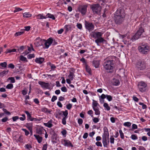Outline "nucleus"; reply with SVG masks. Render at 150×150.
<instances>
[{
	"instance_id": "603ef678",
	"label": "nucleus",
	"mask_w": 150,
	"mask_h": 150,
	"mask_svg": "<svg viewBox=\"0 0 150 150\" xmlns=\"http://www.w3.org/2000/svg\"><path fill=\"white\" fill-rule=\"evenodd\" d=\"M67 118L63 117L62 120V123L64 125H65L66 124V119Z\"/></svg>"
},
{
	"instance_id": "5701e85b",
	"label": "nucleus",
	"mask_w": 150,
	"mask_h": 150,
	"mask_svg": "<svg viewBox=\"0 0 150 150\" xmlns=\"http://www.w3.org/2000/svg\"><path fill=\"white\" fill-rule=\"evenodd\" d=\"M46 18H49L52 19L53 20L55 19V18L54 15L50 13H48L46 16Z\"/></svg>"
},
{
	"instance_id": "69168bd1",
	"label": "nucleus",
	"mask_w": 150,
	"mask_h": 150,
	"mask_svg": "<svg viewBox=\"0 0 150 150\" xmlns=\"http://www.w3.org/2000/svg\"><path fill=\"white\" fill-rule=\"evenodd\" d=\"M23 9L21 8H15V9L14 11V13H16V12L19 11H22Z\"/></svg>"
},
{
	"instance_id": "ddd939ff",
	"label": "nucleus",
	"mask_w": 150,
	"mask_h": 150,
	"mask_svg": "<svg viewBox=\"0 0 150 150\" xmlns=\"http://www.w3.org/2000/svg\"><path fill=\"white\" fill-rule=\"evenodd\" d=\"M106 40L102 37L98 38L95 40V42L97 43L98 45H99V44L100 43L103 42H106Z\"/></svg>"
},
{
	"instance_id": "49530a36",
	"label": "nucleus",
	"mask_w": 150,
	"mask_h": 150,
	"mask_svg": "<svg viewBox=\"0 0 150 150\" xmlns=\"http://www.w3.org/2000/svg\"><path fill=\"white\" fill-rule=\"evenodd\" d=\"M35 57V55L34 54H28L27 56V58L29 59H31L32 58Z\"/></svg>"
},
{
	"instance_id": "f257e3e1",
	"label": "nucleus",
	"mask_w": 150,
	"mask_h": 150,
	"mask_svg": "<svg viewBox=\"0 0 150 150\" xmlns=\"http://www.w3.org/2000/svg\"><path fill=\"white\" fill-rule=\"evenodd\" d=\"M125 14L123 10L118 9L114 14L115 23L117 25H120L123 22Z\"/></svg>"
},
{
	"instance_id": "c03bdc74",
	"label": "nucleus",
	"mask_w": 150,
	"mask_h": 150,
	"mask_svg": "<svg viewBox=\"0 0 150 150\" xmlns=\"http://www.w3.org/2000/svg\"><path fill=\"white\" fill-rule=\"evenodd\" d=\"M119 133L120 134V137L122 139H124V134L123 133L122 130L121 129H120L119 131Z\"/></svg>"
},
{
	"instance_id": "79ce46f5",
	"label": "nucleus",
	"mask_w": 150,
	"mask_h": 150,
	"mask_svg": "<svg viewBox=\"0 0 150 150\" xmlns=\"http://www.w3.org/2000/svg\"><path fill=\"white\" fill-rule=\"evenodd\" d=\"M106 98L109 101H111L112 99V96L110 95H106Z\"/></svg>"
},
{
	"instance_id": "bb28decb",
	"label": "nucleus",
	"mask_w": 150,
	"mask_h": 150,
	"mask_svg": "<svg viewBox=\"0 0 150 150\" xmlns=\"http://www.w3.org/2000/svg\"><path fill=\"white\" fill-rule=\"evenodd\" d=\"M85 66L86 71L89 74H91V69L90 67L87 64Z\"/></svg>"
},
{
	"instance_id": "052dcab7",
	"label": "nucleus",
	"mask_w": 150,
	"mask_h": 150,
	"mask_svg": "<svg viewBox=\"0 0 150 150\" xmlns=\"http://www.w3.org/2000/svg\"><path fill=\"white\" fill-rule=\"evenodd\" d=\"M61 91L63 92H66L67 91V89L65 86L62 87L61 88Z\"/></svg>"
},
{
	"instance_id": "473e14b6",
	"label": "nucleus",
	"mask_w": 150,
	"mask_h": 150,
	"mask_svg": "<svg viewBox=\"0 0 150 150\" xmlns=\"http://www.w3.org/2000/svg\"><path fill=\"white\" fill-rule=\"evenodd\" d=\"M20 59L22 61H24L25 62H28V60L25 57H24L22 55H21L20 56Z\"/></svg>"
},
{
	"instance_id": "864d4df0",
	"label": "nucleus",
	"mask_w": 150,
	"mask_h": 150,
	"mask_svg": "<svg viewBox=\"0 0 150 150\" xmlns=\"http://www.w3.org/2000/svg\"><path fill=\"white\" fill-rule=\"evenodd\" d=\"M24 28H25V29L24 30H23V31L24 32L25 30L28 31L30 30V27L29 26H25L24 27Z\"/></svg>"
},
{
	"instance_id": "58836bf2",
	"label": "nucleus",
	"mask_w": 150,
	"mask_h": 150,
	"mask_svg": "<svg viewBox=\"0 0 150 150\" xmlns=\"http://www.w3.org/2000/svg\"><path fill=\"white\" fill-rule=\"evenodd\" d=\"M13 85L12 83H9L7 85L6 88L8 89H11L13 88Z\"/></svg>"
},
{
	"instance_id": "0eeeda50",
	"label": "nucleus",
	"mask_w": 150,
	"mask_h": 150,
	"mask_svg": "<svg viewBox=\"0 0 150 150\" xmlns=\"http://www.w3.org/2000/svg\"><path fill=\"white\" fill-rule=\"evenodd\" d=\"M146 63L144 61H139L136 64V67L140 70H143L146 68Z\"/></svg>"
},
{
	"instance_id": "f03ea898",
	"label": "nucleus",
	"mask_w": 150,
	"mask_h": 150,
	"mask_svg": "<svg viewBox=\"0 0 150 150\" xmlns=\"http://www.w3.org/2000/svg\"><path fill=\"white\" fill-rule=\"evenodd\" d=\"M114 61L113 60H106L103 64V67L105 70L108 72L112 71L114 68Z\"/></svg>"
},
{
	"instance_id": "09e8293b",
	"label": "nucleus",
	"mask_w": 150,
	"mask_h": 150,
	"mask_svg": "<svg viewBox=\"0 0 150 150\" xmlns=\"http://www.w3.org/2000/svg\"><path fill=\"white\" fill-rule=\"evenodd\" d=\"M64 28L66 32L68 31L70 29V27L69 25H66L65 26Z\"/></svg>"
},
{
	"instance_id": "5fc2aeb1",
	"label": "nucleus",
	"mask_w": 150,
	"mask_h": 150,
	"mask_svg": "<svg viewBox=\"0 0 150 150\" xmlns=\"http://www.w3.org/2000/svg\"><path fill=\"white\" fill-rule=\"evenodd\" d=\"M72 105L70 103H69L66 105V108L68 110H70L71 109L72 107Z\"/></svg>"
},
{
	"instance_id": "338daca9",
	"label": "nucleus",
	"mask_w": 150,
	"mask_h": 150,
	"mask_svg": "<svg viewBox=\"0 0 150 150\" xmlns=\"http://www.w3.org/2000/svg\"><path fill=\"white\" fill-rule=\"evenodd\" d=\"M49 64L50 66L52 69H54L56 68V67L54 64H52L50 62L49 63Z\"/></svg>"
},
{
	"instance_id": "4d7b16f0",
	"label": "nucleus",
	"mask_w": 150,
	"mask_h": 150,
	"mask_svg": "<svg viewBox=\"0 0 150 150\" xmlns=\"http://www.w3.org/2000/svg\"><path fill=\"white\" fill-rule=\"evenodd\" d=\"M8 79L10 80L11 82L12 83H14L15 82V80L13 77H9L8 78Z\"/></svg>"
},
{
	"instance_id": "8fccbe9b",
	"label": "nucleus",
	"mask_w": 150,
	"mask_h": 150,
	"mask_svg": "<svg viewBox=\"0 0 150 150\" xmlns=\"http://www.w3.org/2000/svg\"><path fill=\"white\" fill-rule=\"evenodd\" d=\"M139 104L142 106V108L143 109H145L147 108L146 105L140 102L139 103Z\"/></svg>"
},
{
	"instance_id": "2f4dec72",
	"label": "nucleus",
	"mask_w": 150,
	"mask_h": 150,
	"mask_svg": "<svg viewBox=\"0 0 150 150\" xmlns=\"http://www.w3.org/2000/svg\"><path fill=\"white\" fill-rule=\"evenodd\" d=\"M23 17L25 18H29L31 16V15L29 13H25L23 14Z\"/></svg>"
},
{
	"instance_id": "2eb2a0df",
	"label": "nucleus",
	"mask_w": 150,
	"mask_h": 150,
	"mask_svg": "<svg viewBox=\"0 0 150 150\" xmlns=\"http://www.w3.org/2000/svg\"><path fill=\"white\" fill-rule=\"evenodd\" d=\"M44 61V59L42 57L37 58L35 59V62L38 64H41Z\"/></svg>"
},
{
	"instance_id": "4be33fe9",
	"label": "nucleus",
	"mask_w": 150,
	"mask_h": 150,
	"mask_svg": "<svg viewBox=\"0 0 150 150\" xmlns=\"http://www.w3.org/2000/svg\"><path fill=\"white\" fill-rule=\"evenodd\" d=\"M103 130H104V133L105 134V136L106 137V136H109V134L108 132V130L106 127H104L103 128Z\"/></svg>"
},
{
	"instance_id": "4c0bfd02",
	"label": "nucleus",
	"mask_w": 150,
	"mask_h": 150,
	"mask_svg": "<svg viewBox=\"0 0 150 150\" xmlns=\"http://www.w3.org/2000/svg\"><path fill=\"white\" fill-rule=\"evenodd\" d=\"M91 116L93 117V120L94 123H96L99 121L100 120L99 118L96 117H93L92 115Z\"/></svg>"
},
{
	"instance_id": "3c124183",
	"label": "nucleus",
	"mask_w": 150,
	"mask_h": 150,
	"mask_svg": "<svg viewBox=\"0 0 150 150\" xmlns=\"http://www.w3.org/2000/svg\"><path fill=\"white\" fill-rule=\"evenodd\" d=\"M113 136H111L110 137V143L111 144H114V140L115 139L113 137Z\"/></svg>"
},
{
	"instance_id": "e2e57ef3",
	"label": "nucleus",
	"mask_w": 150,
	"mask_h": 150,
	"mask_svg": "<svg viewBox=\"0 0 150 150\" xmlns=\"http://www.w3.org/2000/svg\"><path fill=\"white\" fill-rule=\"evenodd\" d=\"M8 67L11 69H13L14 68V65L12 63H10L8 65Z\"/></svg>"
},
{
	"instance_id": "7c9ffc66",
	"label": "nucleus",
	"mask_w": 150,
	"mask_h": 150,
	"mask_svg": "<svg viewBox=\"0 0 150 150\" xmlns=\"http://www.w3.org/2000/svg\"><path fill=\"white\" fill-rule=\"evenodd\" d=\"M74 73L72 72H70L68 77L72 81L74 79Z\"/></svg>"
},
{
	"instance_id": "e433bc0d",
	"label": "nucleus",
	"mask_w": 150,
	"mask_h": 150,
	"mask_svg": "<svg viewBox=\"0 0 150 150\" xmlns=\"http://www.w3.org/2000/svg\"><path fill=\"white\" fill-rule=\"evenodd\" d=\"M62 114L64 116V117L67 118V115H68V111L67 110H66L64 111H63Z\"/></svg>"
},
{
	"instance_id": "c9c22d12",
	"label": "nucleus",
	"mask_w": 150,
	"mask_h": 150,
	"mask_svg": "<svg viewBox=\"0 0 150 150\" xmlns=\"http://www.w3.org/2000/svg\"><path fill=\"white\" fill-rule=\"evenodd\" d=\"M24 33V32L23 31V30H21V31L15 33V36L16 37L19 35H22Z\"/></svg>"
},
{
	"instance_id": "680f3d73",
	"label": "nucleus",
	"mask_w": 150,
	"mask_h": 150,
	"mask_svg": "<svg viewBox=\"0 0 150 150\" xmlns=\"http://www.w3.org/2000/svg\"><path fill=\"white\" fill-rule=\"evenodd\" d=\"M8 70H6L4 71L3 72L1 73V75H4L7 74L8 72Z\"/></svg>"
},
{
	"instance_id": "7ed1b4c3",
	"label": "nucleus",
	"mask_w": 150,
	"mask_h": 150,
	"mask_svg": "<svg viewBox=\"0 0 150 150\" xmlns=\"http://www.w3.org/2000/svg\"><path fill=\"white\" fill-rule=\"evenodd\" d=\"M138 49L141 53L143 54H147L149 50V46L145 44L139 46Z\"/></svg>"
},
{
	"instance_id": "20e7f679",
	"label": "nucleus",
	"mask_w": 150,
	"mask_h": 150,
	"mask_svg": "<svg viewBox=\"0 0 150 150\" xmlns=\"http://www.w3.org/2000/svg\"><path fill=\"white\" fill-rule=\"evenodd\" d=\"M90 8L94 14H98L100 13L101 10V7L100 4H98L91 5Z\"/></svg>"
},
{
	"instance_id": "aec40b11",
	"label": "nucleus",
	"mask_w": 150,
	"mask_h": 150,
	"mask_svg": "<svg viewBox=\"0 0 150 150\" xmlns=\"http://www.w3.org/2000/svg\"><path fill=\"white\" fill-rule=\"evenodd\" d=\"M95 111V114L96 115H99L100 114V112L99 110V108L97 107H94L93 108Z\"/></svg>"
},
{
	"instance_id": "9d476101",
	"label": "nucleus",
	"mask_w": 150,
	"mask_h": 150,
	"mask_svg": "<svg viewBox=\"0 0 150 150\" xmlns=\"http://www.w3.org/2000/svg\"><path fill=\"white\" fill-rule=\"evenodd\" d=\"M62 143L64 146L68 147H73V145L70 141L68 140L63 139Z\"/></svg>"
},
{
	"instance_id": "f704fd0d",
	"label": "nucleus",
	"mask_w": 150,
	"mask_h": 150,
	"mask_svg": "<svg viewBox=\"0 0 150 150\" xmlns=\"http://www.w3.org/2000/svg\"><path fill=\"white\" fill-rule=\"evenodd\" d=\"M13 52H16V50L15 49H13L12 50L7 49L5 52L6 53H11Z\"/></svg>"
},
{
	"instance_id": "a19ab883",
	"label": "nucleus",
	"mask_w": 150,
	"mask_h": 150,
	"mask_svg": "<svg viewBox=\"0 0 150 150\" xmlns=\"http://www.w3.org/2000/svg\"><path fill=\"white\" fill-rule=\"evenodd\" d=\"M41 111L43 112H50V111H49L47 108H42L41 109Z\"/></svg>"
},
{
	"instance_id": "4468645a",
	"label": "nucleus",
	"mask_w": 150,
	"mask_h": 150,
	"mask_svg": "<svg viewBox=\"0 0 150 150\" xmlns=\"http://www.w3.org/2000/svg\"><path fill=\"white\" fill-rule=\"evenodd\" d=\"M103 33L101 32H98L95 33L93 35V37L95 39L100 38L101 37Z\"/></svg>"
},
{
	"instance_id": "a18cd8bd",
	"label": "nucleus",
	"mask_w": 150,
	"mask_h": 150,
	"mask_svg": "<svg viewBox=\"0 0 150 150\" xmlns=\"http://www.w3.org/2000/svg\"><path fill=\"white\" fill-rule=\"evenodd\" d=\"M125 126L129 127L131 126V123L129 122H125L123 124Z\"/></svg>"
},
{
	"instance_id": "1a4fd4ad",
	"label": "nucleus",
	"mask_w": 150,
	"mask_h": 150,
	"mask_svg": "<svg viewBox=\"0 0 150 150\" xmlns=\"http://www.w3.org/2000/svg\"><path fill=\"white\" fill-rule=\"evenodd\" d=\"M85 22V27L86 29L89 31H91L94 29V26L92 23L86 21Z\"/></svg>"
},
{
	"instance_id": "0e129e2a",
	"label": "nucleus",
	"mask_w": 150,
	"mask_h": 150,
	"mask_svg": "<svg viewBox=\"0 0 150 150\" xmlns=\"http://www.w3.org/2000/svg\"><path fill=\"white\" fill-rule=\"evenodd\" d=\"M25 148L28 149H30L32 148V146L30 144H26L25 145Z\"/></svg>"
},
{
	"instance_id": "72a5a7b5",
	"label": "nucleus",
	"mask_w": 150,
	"mask_h": 150,
	"mask_svg": "<svg viewBox=\"0 0 150 150\" xmlns=\"http://www.w3.org/2000/svg\"><path fill=\"white\" fill-rule=\"evenodd\" d=\"M103 106L107 110H110V108L107 103H104L103 104Z\"/></svg>"
},
{
	"instance_id": "cd10ccee",
	"label": "nucleus",
	"mask_w": 150,
	"mask_h": 150,
	"mask_svg": "<svg viewBox=\"0 0 150 150\" xmlns=\"http://www.w3.org/2000/svg\"><path fill=\"white\" fill-rule=\"evenodd\" d=\"M37 17L38 19H41L46 18V16H43V14H39L37 16Z\"/></svg>"
},
{
	"instance_id": "39448f33",
	"label": "nucleus",
	"mask_w": 150,
	"mask_h": 150,
	"mask_svg": "<svg viewBox=\"0 0 150 150\" xmlns=\"http://www.w3.org/2000/svg\"><path fill=\"white\" fill-rule=\"evenodd\" d=\"M144 32V29L142 27H140L136 33L132 38V40L134 41L138 39L140 37L142 33Z\"/></svg>"
},
{
	"instance_id": "b1692460",
	"label": "nucleus",
	"mask_w": 150,
	"mask_h": 150,
	"mask_svg": "<svg viewBox=\"0 0 150 150\" xmlns=\"http://www.w3.org/2000/svg\"><path fill=\"white\" fill-rule=\"evenodd\" d=\"M44 41H46L47 43L50 46L52 43V38H49L47 40H43Z\"/></svg>"
},
{
	"instance_id": "423d86ee",
	"label": "nucleus",
	"mask_w": 150,
	"mask_h": 150,
	"mask_svg": "<svg viewBox=\"0 0 150 150\" xmlns=\"http://www.w3.org/2000/svg\"><path fill=\"white\" fill-rule=\"evenodd\" d=\"M87 5H80L78 8V9L83 16L86 15L87 11Z\"/></svg>"
},
{
	"instance_id": "37998d69",
	"label": "nucleus",
	"mask_w": 150,
	"mask_h": 150,
	"mask_svg": "<svg viewBox=\"0 0 150 150\" xmlns=\"http://www.w3.org/2000/svg\"><path fill=\"white\" fill-rule=\"evenodd\" d=\"M35 44L36 45V46L38 47L39 46H41L42 45V43L41 40L40 41H37L35 42Z\"/></svg>"
},
{
	"instance_id": "13d9d810",
	"label": "nucleus",
	"mask_w": 150,
	"mask_h": 150,
	"mask_svg": "<svg viewBox=\"0 0 150 150\" xmlns=\"http://www.w3.org/2000/svg\"><path fill=\"white\" fill-rule=\"evenodd\" d=\"M131 138L133 140H136L137 139V137L136 135L132 134L131 135Z\"/></svg>"
},
{
	"instance_id": "a211bd4d",
	"label": "nucleus",
	"mask_w": 150,
	"mask_h": 150,
	"mask_svg": "<svg viewBox=\"0 0 150 150\" xmlns=\"http://www.w3.org/2000/svg\"><path fill=\"white\" fill-rule=\"evenodd\" d=\"M26 127L30 131V132H32V127L33 124L32 123H27L26 124Z\"/></svg>"
},
{
	"instance_id": "bf43d9fd",
	"label": "nucleus",
	"mask_w": 150,
	"mask_h": 150,
	"mask_svg": "<svg viewBox=\"0 0 150 150\" xmlns=\"http://www.w3.org/2000/svg\"><path fill=\"white\" fill-rule=\"evenodd\" d=\"M42 129L40 128L38 129H37L36 132L38 134H42Z\"/></svg>"
},
{
	"instance_id": "a878e982",
	"label": "nucleus",
	"mask_w": 150,
	"mask_h": 150,
	"mask_svg": "<svg viewBox=\"0 0 150 150\" xmlns=\"http://www.w3.org/2000/svg\"><path fill=\"white\" fill-rule=\"evenodd\" d=\"M51 139H52V142L54 144V143H57V138L56 137V135H53V136H52L51 137Z\"/></svg>"
},
{
	"instance_id": "6e6d98bb",
	"label": "nucleus",
	"mask_w": 150,
	"mask_h": 150,
	"mask_svg": "<svg viewBox=\"0 0 150 150\" xmlns=\"http://www.w3.org/2000/svg\"><path fill=\"white\" fill-rule=\"evenodd\" d=\"M24 49V46H21L19 49H18V51L19 52H21L23 51Z\"/></svg>"
},
{
	"instance_id": "f3484780",
	"label": "nucleus",
	"mask_w": 150,
	"mask_h": 150,
	"mask_svg": "<svg viewBox=\"0 0 150 150\" xmlns=\"http://www.w3.org/2000/svg\"><path fill=\"white\" fill-rule=\"evenodd\" d=\"M52 120H49L47 123H44V125L46 127H47L49 128H50L53 126V125L52 124Z\"/></svg>"
},
{
	"instance_id": "6e6552de",
	"label": "nucleus",
	"mask_w": 150,
	"mask_h": 150,
	"mask_svg": "<svg viewBox=\"0 0 150 150\" xmlns=\"http://www.w3.org/2000/svg\"><path fill=\"white\" fill-rule=\"evenodd\" d=\"M138 88L141 92H145L147 88V84L143 81L139 82L138 84Z\"/></svg>"
},
{
	"instance_id": "c85d7f7f",
	"label": "nucleus",
	"mask_w": 150,
	"mask_h": 150,
	"mask_svg": "<svg viewBox=\"0 0 150 150\" xmlns=\"http://www.w3.org/2000/svg\"><path fill=\"white\" fill-rule=\"evenodd\" d=\"M99 105L97 103L96 101L93 100V102L92 103V107H97V106Z\"/></svg>"
},
{
	"instance_id": "ea45409f",
	"label": "nucleus",
	"mask_w": 150,
	"mask_h": 150,
	"mask_svg": "<svg viewBox=\"0 0 150 150\" xmlns=\"http://www.w3.org/2000/svg\"><path fill=\"white\" fill-rule=\"evenodd\" d=\"M80 60L83 63V64L85 65V66L87 65L86 60L84 58H82L80 59Z\"/></svg>"
},
{
	"instance_id": "6ab92c4d",
	"label": "nucleus",
	"mask_w": 150,
	"mask_h": 150,
	"mask_svg": "<svg viewBox=\"0 0 150 150\" xmlns=\"http://www.w3.org/2000/svg\"><path fill=\"white\" fill-rule=\"evenodd\" d=\"M34 136L37 140L38 142L39 143H40L42 141V137L40 136L39 135L34 134Z\"/></svg>"
},
{
	"instance_id": "f8f14e48",
	"label": "nucleus",
	"mask_w": 150,
	"mask_h": 150,
	"mask_svg": "<svg viewBox=\"0 0 150 150\" xmlns=\"http://www.w3.org/2000/svg\"><path fill=\"white\" fill-rule=\"evenodd\" d=\"M102 143H103V146L105 147H107L109 143V141L108 139L107 140L105 136H103L102 138Z\"/></svg>"
},
{
	"instance_id": "dca6fc26",
	"label": "nucleus",
	"mask_w": 150,
	"mask_h": 150,
	"mask_svg": "<svg viewBox=\"0 0 150 150\" xmlns=\"http://www.w3.org/2000/svg\"><path fill=\"white\" fill-rule=\"evenodd\" d=\"M92 63L93 66L96 68H97L99 67L100 64L99 61L97 60L96 59H94Z\"/></svg>"
},
{
	"instance_id": "774afa93",
	"label": "nucleus",
	"mask_w": 150,
	"mask_h": 150,
	"mask_svg": "<svg viewBox=\"0 0 150 150\" xmlns=\"http://www.w3.org/2000/svg\"><path fill=\"white\" fill-rule=\"evenodd\" d=\"M57 99V97L56 96H54L52 97L51 99V101L52 102H54Z\"/></svg>"
},
{
	"instance_id": "de8ad7c7",
	"label": "nucleus",
	"mask_w": 150,
	"mask_h": 150,
	"mask_svg": "<svg viewBox=\"0 0 150 150\" xmlns=\"http://www.w3.org/2000/svg\"><path fill=\"white\" fill-rule=\"evenodd\" d=\"M22 131L25 132V134L26 136H28L29 134V131L26 129L23 128L22 129Z\"/></svg>"
},
{
	"instance_id": "9b49d317",
	"label": "nucleus",
	"mask_w": 150,
	"mask_h": 150,
	"mask_svg": "<svg viewBox=\"0 0 150 150\" xmlns=\"http://www.w3.org/2000/svg\"><path fill=\"white\" fill-rule=\"evenodd\" d=\"M38 83L43 88L49 89V87L50 86V85L48 83H45L43 81H39L38 82Z\"/></svg>"
},
{
	"instance_id": "393cba45",
	"label": "nucleus",
	"mask_w": 150,
	"mask_h": 150,
	"mask_svg": "<svg viewBox=\"0 0 150 150\" xmlns=\"http://www.w3.org/2000/svg\"><path fill=\"white\" fill-rule=\"evenodd\" d=\"M25 113L27 115V118L28 120H31V119L32 118L31 117V115L30 114L29 112L27 111H25Z\"/></svg>"
},
{
	"instance_id": "412c9836",
	"label": "nucleus",
	"mask_w": 150,
	"mask_h": 150,
	"mask_svg": "<svg viewBox=\"0 0 150 150\" xmlns=\"http://www.w3.org/2000/svg\"><path fill=\"white\" fill-rule=\"evenodd\" d=\"M120 82L118 80L113 79L112 81V83L113 85L115 86H118L119 85Z\"/></svg>"
},
{
	"instance_id": "c756f323",
	"label": "nucleus",
	"mask_w": 150,
	"mask_h": 150,
	"mask_svg": "<svg viewBox=\"0 0 150 150\" xmlns=\"http://www.w3.org/2000/svg\"><path fill=\"white\" fill-rule=\"evenodd\" d=\"M7 65V63L6 62L1 63H0V68L2 69L1 67L2 68H6V67Z\"/></svg>"
}]
</instances>
